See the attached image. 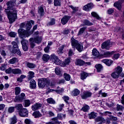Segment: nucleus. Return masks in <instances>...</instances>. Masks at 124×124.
Returning <instances> with one entry per match:
<instances>
[{
	"instance_id": "obj_41",
	"label": "nucleus",
	"mask_w": 124,
	"mask_h": 124,
	"mask_svg": "<svg viewBox=\"0 0 124 124\" xmlns=\"http://www.w3.org/2000/svg\"><path fill=\"white\" fill-rule=\"evenodd\" d=\"M119 76H120V74H118L117 72H115V71L111 74V77H112V78H114V79L119 78Z\"/></svg>"
},
{
	"instance_id": "obj_49",
	"label": "nucleus",
	"mask_w": 124,
	"mask_h": 124,
	"mask_svg": "<svg viewBox=\"0 0 124 124\" xmlns=\"http://www.w3.org/2000/svg\"><path fill=\"white\" fill-rule=\"evenodd\" d=\"M55 72L57 75H61L62 74V71L60 68L56 67L55 70Z\"/></svg>"
},
{
	"instance_id": "obj_62",
	"label": "nucleus",
	"mask_w": 124,
	"mask_h": 124,
	"mask_svg": "<svg viewBox=\"0 0 124 124\" xmlns=\"http://www.w3.org/2000/svg\"><path fill=\"white\" fill-rule=\"evenodd\" d=\"M9 34L11 37H16L17 35V33L15 32H11Z\"/></svg>"
},
{
	"instance_id": "obj_21",
	"label": "nucleus",
	"mask_w": 124,
	"mask_h": 124,
	"mask_svg": "<svg viewBox=\"0 0 124 124\" xmlns=\"http://www.w3.org/2000/svg\"><path fill=\"white\" fill-rule=\"evenodd\" d=\"M102 62H104V63H105V64H106V65H108V66H110V65H111V64H112L113 62L111 60L108 59L103 60Z\"/></svg>"
},
{
	"instance_id": "obj_28",
	"label": "nucleus",
	"mask_w": 124,
	"mask_h": 124,
	"mask_svg": "<svg viewBox=\"0 0 124 124\" xmlns=\"http://www.w3.org/2000/svg\"><path fill=\"white\" fill-rule=\"evenodd\" d=\"M33 38V41L35 43L39 44L42 41V38L41 37H37Z\"/></svg>"
},
{
	"instance_id": "obj_53",
	"label": "nucleus",
	"mask_w": 124,
	"mask_h": 124,
	"mask_svg": "<svg viewBox=\"0 0 124 124\" xmlns=\"http://www.w3.org/2000/svg\"><path fill=\"white\" fill-rule=\"evenodd\" d=\"M25 107H29L31 105V101L30 100H25L24 101Z\"/></svg>"
},
{
	"instance_id": "obj_56",
	"label": "nucleus",
	"mask_w": 124,
	"mask_h": 124,
	"mask_svg": "<svg viewBox=\"0 0 124 124\" xmlns=\"http://www.w3.org/2000/svg\"><path fill=\"white\" fill-rule=\"evenodd\" d=\"M85 30H86L85 27L81 28L78 32V35H81V34H82V33H84V31H85Z\"/></svg>"
},
{
	"instance_id": "obj_44",
	"label": "nucleus",
	"mask_w": 124,
	"mask_h": 124,
	"mask_svg": "<svg viewBox=\"0 0 124 124\" xmlns=\"http://www.w3.org/2000/svg\"><path fill=\"white\" fill-rule=\"evenodd\" d=\"M46 101L47 103H49V104H55L56 101L54 100L52 98H49L46 99Z\"/></svg>"
},
{
	"instance_id": "obj_17",
	"label": "nucleus",
	"mask_w": 124,
	"mask_h": 124,
	"mask_svg": "<svg viewBox=\"0 0 124 124\" xmlns=\"http://www.w3.org/2000/svg\"><path fill=\"white\" fill-rule=\"evenodd\" d=\"M115 53L114 51H112L111 52H110L109 51H107L106 52H104L103 54H102L101 56L102 57H104L105 58H108L109 57H111V56L113 54Z\"/></svg>"
},
{
	"instance_id": "obj_5",
	"label": "nucleus",
	"mask_w": 124,
	"mask_h": 124,
	"mask_svg": "<svg viewBox=\"0 0 124 124\" xmlns=\"http://www.w3.org/2000/svg\"><path fill=\"white\" fill-rule=\"evenodd\" d=\"M26 98V94L25 93H21L20 96L16 97L15 99V102H22L24 99Z\"/></svg>"
},
{
	"instance_id": "obj_45",
	"label": "nucleus",
	"mask_w": 124,
	"mask_h": 124,
	"mask_svg": "<svg viewBox=\"0 0 124 124\" xmlns=\"http://www.w3.org/2000/svg\"><path fill=\"white\" fill-rule=\"evenodd\" d=\"M21 93V88L19 87H16L15 88V95H18Z\"/></svg>"
},
{
	"instance_id": "obj_4",
	"label": "nucleus",
	"mask_w": 124,
	"mask_h": 124,
	"mask_svg": "<svg viewBox=\"0 0 124 124\" xmlns=\"http://www.w3.org/2000/svg\"><path fill=\"white\" fill-rule=\"evenodd\" d=\"M49 79L46 78H39L38 80V87L41 89H43V88H45V86L47 84H49Z\"/></svg>"
},
{
	"instance_id": "obj_55",
	"label": "nucleus",
	"mask_w": 124,
	"mask_h": 124,
	"mask_svg": "<svg viewBox=\"0 0 124 124\" xmlns=\"http://www.w3.org/2000/svg\"><path fill=\"white\" fill-rule=\"evenodd\" d=\"M124 110V107L119 104L117 105V111H123Z\"/></svg>"
},
{
	"instance_id": "obj_46",
	"label": "nucleus",
	"mask_w": 124,
	"mask_h": 124,
	"mask_svg": "<svg viewBox=\"0 0 124 124\" xmlns=\"http://www.w3.org/2000/svg\"><path fill=\"white\" fill-rule=\"evenodd\" d=\"M64 78L66 80V81H70V75H68L67 73H64L63 74Z\"/></svg>"
},
{
	"instance_id": "obj_52",
	"label": "nucleus",
	"mask_w": 124,
	"mask_h": 124,
	"mask_svg": "<svg viewBox=\"0 0 124 124\" xmlns=\"http://www.w3.org/2000/svg\"><path fill=\"white\" fill-rule=\"evenodd\" d=\"M13 52L14 53V54H17L18 55V56H21L22 55V53H21V51H20V50L19 49H14L13 50Z\"/></svg>"
},
{
	"instance_id": "obj_2",
	"label": "nucleus",
	"mask_w": 124,
	"mask_h": 124,
	"mask_svg": "<svg viewBox=\"0 0 124 124\" xmlns=\"http://www.w3.org/2000/svg\"><path fill=\"white\" fill-rule=\"evenodd\" d=\"M36 29H37V25H35L33 27V31H29L24 29H18V31L20 37H21V38H24L26 37H29L30 35H31V34L33 33V31H34Z\"/></svg>"
},
{
	"instance_id": "obj_61",
	"label": "nucleus",
	"mask_w": 124,
	"mask_h": 124,
	"mask_svg": "<svg viewBox=\"0 0 124 124\" xmlns=\"http://www.w3.org/2000/svg\"><path fill=\"white\" fill-rule=\"evenodd\" d=\"M63 62V63H64L65 65L61 66L64 67V66H65V65H66V64H68V63H69V62H70V59L69 58H67L65 60V62Z\"/></svg>"
},
{
	"instance_id": "obj_9",
	"label": "nucleus",
	"mask_w": 124,
	"mask_h": 124,
	"mask_svg": "<svg viewBox=\"0 0 124 124\" xmlns=\"http://www.w3.org/2000/svg\"><path fill=\"white\" fill-rule=\"evenodd\" d=\"M42 107V105L40 103H36L31 106V109L32 111H36V110H39Z\"/></svg>"
},
{
	"instance_id": "obj_51",
	"label": "nucleus",
	"mask_w": 124,
	"mask_h": 124,
	"mask_svg": "<svg viewBox=\"0 0 124 124\" xmlns=\"http://www.w3.org/2000/svg\"><path fill=\"white\" fill-rule=\"evenodd\" d=\"M63 100L65 101V102H66V103H67V104H71V105H72V103H68V100H69V97L67 96H64L63 97H62Z\"/></svg>"
},
{
	"instance_id": "obj_39",
	"label": "nucleus",
	"mask_w": 124,
	"mask_h": 124,
	"mask_svg": "<svg viewBox=\"0 0 124 124\" xmlns=\"http://www.w3.org/2000/svg\"><path fill=\"white\" fill-rule=\"evenodd\" d=\"M26 66L29 68H34L35 67V64L32 63H30V62H26Z\"/></svg>"
},
{
	"instance_id": "obj_50",
	"label": "nucleus",
	"mask_w": 124,
	"mask_h": 124,
	"mask_svg": "<svg viewBox=\"0 0 124 124\" xmlns=\"http://www.w3.org/2000/svg\"><path fill=\"white\" fill-rule=\"evenodd\" d=\"M73 93L74 96H77V95H78V94H80V91H79L78 89H75L73 91Z\"/></svg>"
},
{
	"instance_id": "obj_14",
	"label": "nucleus",
	"mask_w": 124,
	"mask_h": 124,
	"mask_svg": "<svg viewBox=\"0 0 124 124\" xmlns=\"http://www.w3.org/2000/svg\"><path fill=\"white\" fill-rule=\"evenodd\" d=\"M70 19V16H64L61 19V23L62 25H65L67 23L69 20Z\"/></svg>"
},
{
	"instance_id": "obj_18",
	"label": "nucleus",
	"mask_w": 124,
	"mask_h": 124,
	"mask_svg": "<svg viewBox=\"0 0 124 124\" xmlns=\"http://www.w3.org/2000/svg\"><path fill=\"white\" fill-rule=\"evenodd\" d=\"M42 59L45 62H47L50 60V56L48 54H44L43 55Z\"/></svg>"
},
{
	"instance_id": "obj_24",
	"label": "nucleus",
	"mask_w": 124,
	"mask_h": 124,
	"mask_svg": "<svg viewBox=\"0 0 124 124\" xmlns=\"http://www.w3.org/2000/svg\"><path fill=\"white\" fill-rule=\"evenodd\" d=\"M8 18L9 20V22L10 24L15 22V20L17 19V16H8Z\"/></svg>"
},
{
	"instance_id": "obj_40",
	"label": "nucleus",
	"mask_w": 124,
	"mask_h": 124,
	"mask_svg": "<svg viewBox=\"0 0 124 124\" xmlns=\"http://www.w3.org/2000/svg\"><path fill=\"white\" fill-rule=\"evenodd\" d=\"M89 109L90 107L87 105L84 106L81 108V110L83 111V112H88V111H89Z\"/></svg>"
},
{
	"instance_id": "obj_19",
	"label": "nucleus",
	"mask_w": 124,
	"mask_h": 124,
	"mask_svg": "<svg viewBox=\"0 0 124 124\" xmlns=\"http://www.w3.org/2000/svg\"><path fill=\"white\" fill-rule=\"evenodd\" d=\"M89 118L91 120L92 119H95L96 117H97V113H95V112H92L91 113L88 114Z\"/></svg>"
},
{
	"instance_id": "obj_3",
	"label": "nucleus",
	"mask_w": 124,
	"mask_h": 124,
	"mask_svg": "<svg viewBox=\"0 0 124 124\" xmlns=\"http://www.w3.org/2000/svg\"><path fill=\"white\" fill-rule=\"evenodd\" d=\"M49 59L50 61L58 65H60L61 66H64L65 65L64 63H63L62 61L60 60L59 57H58L55 54H51Z\"/></svg>"
},
{
	"instance_id": "obj_42",
	"label": "nucleus",
	"mask_w": 124,
	"mask_h": 124,
	"mask_svg": "<svg viewBox=\"0 0 124 124\" xmlns=\"http://www.w3.org/2000/svg\"><path fill=\"white\" fill-rule=\"evenodd\" d=\"M30 45L31 48H33L35 46V42L33 41V38H31L30 39Z\"/></svg>"
},
{
	"instance_id": "obj_36",
	"label": "nucleus",
	"mask_w": 124,
	"mask_h": 124,
	"mask_svg": "<svg viewBox=\"0 0 124 124\" xmlns=\"http://www.w3.org/2000/svg\"><path fill=\"white\" fill-rule=\"evenodd\" d=\"M95 122H97V123H98V122H102V123H105L106 121L102 117H98L95 119Z\"/></svg>"
},
{
	"instance_id": "obj_47",
	"label": "nucleus",
	"mask_w": 124,
	"mask_h": 124,
	"mask_svg": "<svg viewBox=\"0 0 124 124\" xmlns=\"http://www.w3.org/2000/svg\"><path fill=\"white\" fill-rule=\"evenodd\" d=\"M83 24H84L85 26H93V23L90 22L88 20H85L83 21Z\"/></svg>"
},
{
	"instance_id": "obj_6",
	"label": "nucleus",
	"mask_w": 124,
	"mask_h": 124,
	"mask_svg": "<svg viewBox=\"0 0 124 124\" xmlns=\"http://www.w3.org/2000/svg\"><path fill=\"white\" fill-rule=\"evenodd\" d=\"M93 8V3H89L83 7V10L84 11H90Z\"/></svg>"
},
{
	"instance_id": "obj_13",
	"label": "nucleus",
	"mask_w": 124,
	"mask_h": 124,
	"mask_svg": "<svg viewBox=\"0 0 124 124\" xmlns=\"http://www.w3.org/2000/svg\"><path fill=\"white\" fill-rule=\"evenodd\" d=\"M31 23L32 25H34V21L33 20H31V22L27 21L26 24V31H30V30L31 29Z\"/></svg>"
},
{
	"instance_id": "obj_22",
	"label": "nucleus",
	"mask_w": 124,
	"mask_h": 124,
	"mask_svg": "<svg viewBox=\"0 0 124 124\" xmlns=\"http://www.w3.org/2000/svg\"><path fill=\"white\" fill-rule=\"evenodd\" d=\"M18 62V58L15 57L10 59L9 61L8 62L11 64H14L15 63H16V62Z\"/></svg>"
},
{
	"instance_id": "obj_59",
	"label": "nucleus",
	"mask_w": 124,
	"mask_h": 124,
	"mask_svg": "<svg viewBox=\"0 0 124 124\" xmlns=\"http://www.w3.org/2000/svg\"><path fill=\"white\" fill-rule=\"evenodd\" d=\"M62 118H65V115H64L63 114H59L57 115V118L59 120H61V119H62Z\"/></svg>"
},
{
	"instance_id": "obj_16",
	"label": "nucleus",
	"mask_w": 124,
	"mask_h": 124,
	"mask_svg": "<svg viewBox=\"0 0 124 124\" xmlns=\"http://www.w3.org/2000/svg\"><path fill=\"white\" fill-rule=\"evenodd\" d=\"M90 96H92V93L90 92H85L81 95V98L82 99H86V98H88V97H90Z\"/></svg>"
},
{
	"instance_id": "obj_30",
	"label": "nucleus",
	"mask_w": 124,
	"mask_h": 124,
	"mask_svg": "<svg viewBox=\"0 0 124 124\" xmlns=\"http://www.w3.org/2000/svg\"><path fill=\"white\" fill-rule=\"evenodd\" d=\"M76 48L78 52H82L83 51V45L79 43L76 46Z\"/></svg>"
},
{
	"instance_id": "obj_43",
	"label": "nucleus",
	"mask_w": 124,
	"mask_h": 124,
	"mask_svg": "<svg viewBox=\"0 0 124 124\" xmlns=\"http://www.w3.org/2000/svg\"><path fill=\"white\" fill-rule=\"evenodd\" d=\"M55 24H56V20L54 18H52L50 22L46 24V26H47V27L49 26H53V25H55Z\"/></svg>"
},
{
	"instance_id": "obj_10",
	"label": "nucleus",
	"mask_w": 124,
	"mask_h": 124,
	"mask_svg": "<svg viewBox=\"0 0 124 124\" xmlns=\"http://www.w3.org/2000/svg\"><path fill=\"white\" fill-rule=\"evenodd\" d=\"M76 64L77 65H84V64H91V62H85L84 61L81 59H78L76 62Z\"/></svg>"
},
{
	"instance_id": "obj_8",
	"label": "nucleus",
	"mask_w": 124,
	"mask_h": 124,
	"mask_svg": "<svg viewBox=\"0 0 124 124\" xmlns=\"http://www.w3.org/2000/svg\"><path fill=\"white\" fill-rule=\"evenodd\" d=\"M102 49L109 50L110 49V41H107L102 44Z\"/></svg>"
},
{
	"instance_id": "obj_7",
	"label": "nucleus",
	"mask_w": 124,
	"mask_h": 124,
	"mask_svg": "<svg viewBox=\"0 0 124 124\" xmlns=\"http://www.w3.org/2000/svg\"><path fill=\"white\" fill-rule=\"evenodd\" d=\"M19 116L20 117H28L29 111L26 108H22L19 111Z\"/></svg>"
},
{
	"instance_id": "obj_15",
	"label": "nucleus",
	"mask_w": 124,
	"mask_h": 124,
	"mask_svg": "<svg viewBox=\"0 0 124 124\" xmlns=\"http://www.w3.org/2000/svg\"><path fill=\"white\" fill-rule=\"evenodd\" d=\"M113 5L115 7H116L118 10H121V8H122V1L119 0L117 2H115Z\"/></svg>"
},
{
	"instance_id": "obj_38",
	"label": "nucleus",
	"mask_w": 124,
	"mask_h": 124,
	"mask_svg": "<svg viewBox=\"0 0 124 124\" xmlns=\"http://www.w3.org/2000/svg\"><path fill=\"white\" fill-rule=\"evenodd\" d=\"M123 71V68L121 67V66H118L115 69V72L117 73L121 74Z\"/></svg>"
},
{
	"instance_id": "obj_31",
	"label": "nucleus",
	"mask_w": 124,
	"mask_h": 124,
	"mask_svg": "<svg viewBox=\"0 0 124 124\" xmlns=\"http://www.w3.org/2000/svg\"><path fill=\"white\" fill-rule=\"evenodd\" d=\"M38 12L39 15L43 16L44 15V9H43V7L41 6L38 7Z\"/></svg>"
},
{
	"instance_id": "obj_20",
	"label": "nucleus",
	"mask_w": 124,
	"mask_h": 124,
	"mask_svg": "<svg viewBox=\"0 0 124 124\" xmlns=\"http://www.w3.org/2000/svg\"><path fill=\"white\" fill-rule=\"evenodd\" d=\"M30 88L31 89H35L36 88V82L34 79H31L30 81Z\"/></svg>"
},
{
	"instance_id": "obj_58",
	"label": "nucleus",
	"mask_w": 124,
	"mask_h": 124,
	"mask_svg": "<svg viewBox=\"0 0 124 124\" xmlns=\"http://www.w3.org/2000/svg\"><path fill=\"white\" fill-rule=\"evenodd\" d=\"M12 44L13 45V48L14 49H18V45L17 44V43L15 42H12Z\"/></svg>"
},
{
	"instance_id": "obj_23",
	"label": "nucleus",
	"mask_w": 124,
	"mask_h": 124,
	"mask_svg": "<svg viewBox=\"0 0 124 124\" xmlns=\"http://www.w3.org/2000/svg\"><path fill=\"white\" fill-rule=\"evenodd\" d=\"M13 74H22V70L20 69H13Z\"/></svg>"
},
{
	"instance_id": "obj_54",
	"label": "nucleus",
	"mask_w": 124,
	"mask_h": 124,
	"mask_svg": "<svg viewBox=\"0 0 124 124\" xmlns=\"http://www.w3.org/2000/svg\"><path fill=\"white\" fill-rule=\"evenodd\" d=\"M15 108H16L17 110H22V108H23V105L21 104L16 105Z\"/></svg>"
},
{
	"instance_id": "obj_11",
	"label": "nucleus",
	"mask_w": 124,
	"mask_h": 124,
	"mask_svg": "<svg viewBox=\"0 0 124 124\" xmlns=\"http://www.w3.org/2000/svg\"><path fill=\"white\" fill-rule=\"evenodd\" d=\"M28 41L26 40H23L21 41V44L22 45V48L24 51H28Z\"/></svg>"
},
{
	"instance_id": "obj_35",
	"label": "nucleus",
	"mask_w": 124,
	"mask_h": 124,
	"mask_svg": "<svg viewBox=\"0 0 124 124\" xmlns=\"http://www.w3.org/2000/svg\"><path fill=\"white\" fill-rule=\"evenodd\" d=\"M64 47H65V45H62L61 46H60L57 50V53L58 54H62V53H63V51Z\"/></svg>"
},
{
	"instance_id": "obj_63",
	"label": "nucleus",
	"mask_w": 124,
	"mask_h": 124,
	"mask_svg": "<svg viewBox=\"0 0 124 124\" xmlns=\"http://www.w3.org/2000/svg\"><path fill=\"white\" fill-rule=\"evenodd\" d=\"M63 91H64V89L62 88L60 89L56 90L55 91L56 92V93H63Z\"/></svg>"
},
{
	"instance_id": "obj_25",
	"label": "nucleus",
	"mask_w": 124,
	"mask_h": 124,
	"mask_svg": "<svg viewBox=\"0 0 124 124\" xmlns=\"http://www.w3.org/2000/svg\"><path fill=\"white\" fill-rule=\"evenodd\" d=\"M88 76H89V74L88 73H86L85 72H82L81 73V80H84V79H86V78H87V77H88Z\"/></svg>"
},
{
	"instance_id": "obj_29",
	"label": "nucleus",
	"mask_w": 124,
	"mask_h": 124,
	"mask_svg": "<svg viewBox=\"0 0 124 124\" xmlns=\"http://www.w3.org/2000/svg\"><path fill=\"white\" fill-rule=\"evenodd\" d=\"M54 6H61L62 5V0H54Z\"/></svg>"
},
{
	"instance_id": "obj_64",
	"label": "nucleus",
	"mask_w": 124,
	"mask_h": 124,
	"mask_svg": "<svg viewBox=\"0 0 124 124\" xmlns=\"http://www.w3.org/2000/svg\"><path fill=\"white\" fill-rule=\"evenodd\" d=\"M49 50H50V46H47L44 48V51L45 53H49Z\"/></svg>"
},
{
	"instance_id": "obj_57",
	"label": "nucleus",
	"mask_w": 124,
	"mask_h": 124,
	"mask_svg": "<svg viewBox=\"0 0 124 124\" xmlns=\"http://www.w3.org/2000/svg\"><path fill=\"white\" fill-rule=\"evenodd\" d=\"M13 69L10 67L5 70V72L7 74H10L11 73H13Z\"/></svg>"
},
{
	"instance_id": "obj_60",
	"label": "nucleus",
	"mask_w": 124,
	"mask_h": 124,
	"mask_svg": "<svg viewBox=\"0 0 124 124\" xmlns=\"http://www.w3.org/2000/svg\"><path fill=\"white\" fill-rule=\"evenodd\" d=\"M99 94H100L101 95H102V96H103V97H106V96L108 95L107 93H102V91L101 90L99 92Z\"/></svg>"
},
{
	"instance_id": "obj_34",
	"label": "nucleus",
	"mask_w": 124,
	"mask_h": 124,
	"mask_svg": "<svg viewBox=\"0 0 124 124\" xmlns=\"http://www.w3.org/2000/svg\"><path fill=\"white\" fill-rule=\"evenodd\" d=\"M92 54L93 56H94L95 57H98L99 56V52L97 51V49L96 48H93L92 50Z\"/></svg>"
},
{
	"instance_id": "obj_32",
	"label": "nucleus",
	"mask_w": 124,
	"mask_h": 124,
	"mask_svg": "<svg viewBox=\"0 0 124 124\" xmlns=\"http://www.w3.org/2000/svg\"><path fill=\"white\" fill-rule=\"evenodd\" d=\"M95 67L96 69L97 72H100V71H101V70L103 68V66H102V65L100 64L95 65Z\"/></svg>"
},
{
	"instance_id": "obj_1",
	"label": "nucleus",
	"mask_w": 124,
	"mask_h": 124,
	"mask_svg": "<svg viewBox=\"0 0 124 124\" xmlns=\"http://www.w3.org/2000/svg\"><path fill=\"white\" fill-rule=\"evenodd\" d=\"M7 9L5 10V12L7 16H17V11L15 9H13L15 5V2L13 1H9L6 3Z\"/></svg>"
},
{
	"instance_id": "obj_37",
	"label": "nucleus",
	"mask_w": 124,
	"mask_h": 124,
	"mask_svg": "<svg viewBox=\"0 0 124 124\" xmlns=\"http://www.w3.org/2000/svg\"><path fill=\"white\" fill-rule=\"evenodd\" d=\"M69 7L70 8H71L73 10V13H76V12H77L79 10V7H74L72 5H69Z\"/></svg>"
},
{
	"instance_id": "obj_48",
	"label": "nucleus",
	"mask_w": 124,
	"mask_h": 124,
	"mask_svg": "<svg viewBox=\"0 0 124 124\" xmlns=\"http://www.w3.org/2000/svg\"><path fill=\"white\" fill-rule=\"evenodd\" d=\"M15 110V107H10L8 108V113L9 114H11V113H13Z\"/></svg>"
},
{
	"instance_id": "obj_27",
	"label": "nucleus",
	"mask_w": 124,
	"mask_h": 124,
	"mask_svg": "<svg viewBox=\"0 0 124 124\" xmlns=\"http://www.w3.org/2000/svg\"><path fill=\"white\" fill-rule=\"evenodd\" d=\"M32 116H33L34 118H39V117H42V114H41L39 111H37L33 113Z\"/></svg>"
},
{
	"instance_id": "obj_12",
	"label": "nucleus",
	"mask_w": 124,
	"mask_h": 124,
	"mask_svg": "<svg viewBox=\"0 0 124 124\" xmlns=\"http://www.w3.org/2000/svg\"><path fill=\"white\" fill-rule=\"evenodd\" d=\"M79 44V42L77 41V40H75V39L72 38L71 39V45L72 46V48L74 49H75L76 48V46Z\"/></svg>"
},
{
	"instance_id": "obj_33",
	"label": "nucleus",
	"mask_w": 124,
	"mask_h": 124,
	"mask_svg": "<svg viewBox=\"0 0 124 124\" xmlns=\"http://www.w3.org/2000/svg\"><path fill=\"white\" fill-rule=\"evenodd\" d=\"M10 124H15L17 123V118L16 116H14L13 117L10 119Z\"/></svg>"
},
{
	"instance_id": "obj_26",
	"label": "nucleus",
	"mask_w": 124,
	"mask_h": 124,
	"mask_svg": "<svg viewBox=\"0 0 124 124\" xmlns=\"http://www.w3.org/2000/svg\"><path fill=\"white\" fill-rule=\"evenodd\" d=\"M28 76H27L28 80H31L33 77H34V72L32 71H30L28 73Z\"/></svg>"
}]
</instances>
